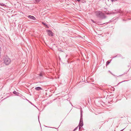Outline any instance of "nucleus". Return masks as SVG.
<instances>
[{
  "mask_svg": "<svg viewBox=\"0 0 131 131\" xmlns=\"http://www.w3.org/2000/svg\"><path fill=\"white\" fill-rule=\"evenodd\" d=\"M0 5L3 6H5L6 5L3 3H0Z\"/></svg>",
  "mask_w": 131,
  "mask_h": 131,
  "instance_id": "nucleus-9",
  "label": "nucleus"
},
{
  "mask_svg": "<svg viewBox=\"0 0 131 131\" xmlns=\"http://www.w3.org/2000/svg\"><path fill=\"white\" fill-rule=\"evenodd\" d=\"M45 27L46 28H49V27L47 25V24L45 26Z\"/></svg>",
  "mask_w": 131,
  "mask_h": 131,
  "instance_id": "nucleus-15",
  "label": "nucleus"
},
{
  "mask_svg": "<svg viewBox=\"0 0 131 131\" xmlns=\"http://www.w3.org/2000/svg\"><path fill=\"white\" fill-rule=\"evenodd\" d=\"M123 81L122 82H119V83L118 84H117V85H119V84H120V83L123 82H125V81Z\"/></svg>",
  "mask_w": 131,
  "mask_h": 131,
  "instance_id": "nucleus-13",
  "label": "nucleus"
},
{
  "mask_svg": "<svg viewBox=\"0 0 131 131\" xmlns=\"http://www.w3.org/2000/svg\"><path fill=\"white\" fill-rule=\"evenodd\" d=\"M59 59H60V58L59 57Z\"/></svg>",
  "mask_w": 131,
  "mask_h": 131,
  "instance_id": "nucleus-23",
  "label": "nucleus"
},
{
  "mask_svg": "<svg viewBox=\"0 0 131 131\" xmlns=\"http://www.w3.org/2000/svg\"><path fill=\"white\" fill-rule=\"evenodd\" d=\"M35 89L37 91H39L42 90V89L40 87H36L35 88Z\"/></svg>",
  "mask_w": 131,
  "mask_h": 131,
  "instance_id": "nucleus-7",
  "label": "nucleus"
},
{
  "mask_svg": "<svg viewBox=\"0 0 131 131\" xmlns=\"http://www.w3.org/2000/svg\"><path fill=\"white\" fill-rule=\"evenodd\" d=\"M38 78L41 79H42L43 78L42 74V73H40L39 75Z\"/></svg>",
  "mask_w": 131,
  "mask_h": 131,
  "instance_id": "nucleus-6",
  "label": "nucleus"
},
{
  "mask_svg": "<svg viewBox=\"0 0 131 131\" xmlns=\"http://www.w3.org/2000/svg\"><path fill=\"white\" fill-rule=\"evenodd\" d=\"M108 1L109 0H108Z\"/></svg>",
  "mask_w": 131,
  "mask_h": 131,
  "instance_id": "nucleus-28",
  "label": "nucleus"
},
{
  "mask_svg": "<svg viewBox=\"0 0 131 131\" xmlns=\"http://www.w3.org/2000/svg\"><path fill=\"white\" fill-rule=\"evenodd\" d=\"M13 93L17 95H19V93L18 92H17L15 91H14Z\"/></svg>",
  "mask_w": 131,
  "mask_h": 131,
  "instance_id": "nucleus-8",
  "label": "nucleus"
},
{
  "mask_svg": "<svg viewBox=\"0 0 131 131\" xmlns=\"http://www.w3.org/2000/svg\"><path fill=\"white\" fill-rule=\"evenodd\" d=\"M46 32L48 33V35L49 36H53V33L50 30L47 29L46 30Z\"/></svg>",
  "mask_w": 131,
  "mask_h": 131,
  "instance_id": "nucleus-4",
  "label": "nucleus"
},
{
  "mask_svg": "<svg viewBox=\"0 0 131 131\" xmlns=\"http://www.w3.org/2000/svg\"><path fill=\"white\" fill-rule=\"evenodd\" d=\"M124 129H122V130H123Z\"/></svg>",
  "mask_w": 131,
  "mask_h": 131,
  "instance_id": "nucleus-25",
  "label": "nucleus"
},
{
  "mask_svg": "<svg viewBox=\"0 0 131 131\" xmlns=\"http://www.w3.org/2000/svg\"><path fill=\"white\" fill-rule=\"evenodd\" d=\"M96 16L98 17L101 19H104L106 18L104 14L99 11H96L95 12Z\"/></svg>",
  "mask_w": 131,
  "mask_h": 131,
  "instance_id": "nucleus-1",
  "label": "nucleus"
},
{
  "mask_svg": "<svg viewBox=\"0 0 131 131\" xmlns=\"http://www.w3.org/2000/svg\"><path fill=\"white\" fill-rule=\"evenodd\" d=\"M112 2H115V1H117V0H111Z\"/></svg>",
  "mask_w": 131,
  "mask_h": 131,
  "instance_id": "nucleus-16",
  "label": "nucleus"
},
{
  "mask_svg": "<svg viewBox=\"0 0 131 131\" xmlns=\"http://www.w3.org/2000/svg\"><path fill=\"white\" fill-rule=\"evenodd\" d=\"M117 57V56H115V57H113V58H112L113 59V58H115Z\"/></svg>",
  "mask_w": 131,
  "mask_h": 131,
  "instance_id": "nucleus-17",
  "label": "nucleus"
},
{
  "mask_svg": "<svg viewBox=\"0 0 131 131\" xmlns=\"http://www.w3.org/2000/svg\"><path fill=\"white\" fill-rule=\"evenodd\" d=\"M27 17L28 18H30V19H32L33 20H35L36 19L35 17L33 16L28 15L27 16Z\"/></svg>",
  "mask_w": 131,
  "mask_h": 131,
  "instance_id": "nucleus-5",
  "label": "nucleus"
},
{
  "mask_svg": "<svg viewBox=\"0 0 131 131\" xmlns=\"http://www.w3.org/2000/svg\"><path fill=\"white\" fill-rule=\"evenodd\" d=\"M30 104H32V103L31 102Z\"/></svg>",
  "mask_w": 131,
  "mask_h": 131,
  "instance_id": "nucleus-26",
  "label": "nucleus"
},
{
  "mask_svg": "<svg viewBox=\"0 0 131 131\" xmlns=\"http://www.w3.org/2000/svg\"><path fill=\"white\" fill-rule=\"evenodd\" d=\"M41 0H35V2L36 3H38Z\"/></svg>",
  "mask_w": 131,
  "mask_h": 131,
  "instance_id": "nucleus-10",
  "label": "nucleus"
},
{
  "mask_svg": "<svg viewBox=\"0 0 131 131\" xmlns=\"http://www.w3.org/2000/svg\"><path fill=\"white\" fill-rule=\"evenodd\" d=\"M82 115V111L81 112V117L80 121V122L79 125V129H80L83 125V123Z\"/></svg>",
  "mask_w": 131,
  "mask_h": 131,
  "instance_id": "nucleus-2",
  "label": "nucleus"
},
{
  "mask_svg": "<svg viewBox=\"0 0 131 131\" xmlns=\"http://www.w3.org/2000/svg\"><path fill=\"white\" fill-rule=\"evenodd\" d=\"M78 126H77V127H76L74 129V130H73V131H75V130L77 129L78 128Z\"/></svg>",
  "mask_w": 131,
  "mask_h": 131,
  "instance_id": "nucleus-14",
  "label": "nucleus"
},
{
  "mask_svg": "<svg viewBox=\"0 0 131 131\" xmlns=\"http://www.w3.org/2000/svg\"><path fill=\"white\" fill-rule=\"evenodd\" d=\"M39 116H38V118L39 121Z\"/></svg>",
  "mask_w": 131,
  "mask_h": 131,
  "instance_id": "nucleus-22",
  "label": "nucleus"
},
{
  "mask_svg": "<svg viewBox=\"0 0 131 131\" xmlns=\"http://www.w3.org/2000/svg\"><path fill=\"white\" fill-rule=\"evenodd\" d=\"M42 24L43 25H44L45 26L47 24H46L44 22H42Z\"/></svg>",
  "mask_w": 131,
  "mask_h": 131,
  "instance_id": "nucleus-12",
  "label": "nucleus"
},
{
  "mask_svg": "<svg viewBox=\"0 0 131 131\" xmlns=\"http://www.w3.org/2000/svg\"><path fill=\"white\" fill-rule=\"evenodd\" d=\"M78 2H79L80 1V0H76Z\"/></svg>",
  "mask_w": 131,
  "mask_h": 131,
  "instance_id": "nucleus-21",
  "label": "nucleus"
},
{
  "mask_svg": "<svg viewBox=\"0 0 131 131\" xmlns=\"http://www.w3.org/2000/svg\"><path fill=\"white\" fill-rule=\"evenodd\" d=\"M110 61H108L106 63V66L108 65L110 63Z\"/></svg>",
  "mask_w": 131,
  "mask_h": 131,
  "instance_id": "nucleus-11",
  "label": "nucleus"
},
{
  "mask_svg": "<svg viewBox=\"0 0 131 131\" xmlns=\"http://www.w3.org/2000/svg\"><path fill=\"white\" fill-rule=\"evenodd\" d=\"M128 71H129V70H128L127 72H125L124 73V74H127V72H128Z\"/></svg>",
  "mask_w": 131,
  "mask_h": 131,
  "instance_id": "nucleus-18",
  "label": "nucleus"
},
{
  "mask_svg": "<svg viewBox=\"0 0 131 131\" xmlns=\"http://www.w3.org/2000/svg\"><path fill=\"white\" fill-rule=\"evenodd\" d=\"M109 72H110L111 73V74H112V73L110 71H109Z\"/></svg>",
  "mask_w": 131,
  "mask_h": 131,
  "instance_id": "nucleus-20",
  "label": "nucleus"
},
{
  "mask_svg": "<svg viewBox=\"0 0 131 131\" xmlns=\"http://www.w3.org/2000/svg\"><path fill=\"white\" fill-rule=\"evenodd\" d=\"M121 75H119V76H121Z\"/></svg>",
  "mask_w": 131,
  "mask_h": 131,
  "instance_id": "nucleus-24",
  "label": "nucleus"
},
{
  "mask_svg": "<svg viewBox=\"0 0 131 131\" xmlns=\"http://www.w3.org/2000/svg\"><path fill=\"white\" fill-rule=\"evenodd\" d=\"M130 131H131V130H130Z\"/></svg>",
  "mask_w": 131,
  "mask_h": 131,
  "instance_id": "nucleus-27",
  "label": "nucleus"
},
{
  "mask_svg": "<svg viewBox=\"0 0 131 131\" xmlns=\"http://www.w3.org/2000/svg\"><path fill=\"white\" fill-rule=\"evenodd\" d=\"M91 20L93 22V23H95V22H94V20H92V19Z\"/></svg>",
  "mask_w": 131,
  "mask_h": 131,
  "instance_id": "nucleus-19",
  "label": "nucleus"
},
{
  "mask_svg": "<svg viewBox=\"0 0 131 131\" xmlns=\"http://www.w3.org/2000/svg\"><path fill=\"white\" fill-rule=\"evenodd\" d=\"M11 62L10 59L8 57H6L4 59V62L6 65L9 64Z\"/></svg>",
  "mask_w": 131,
  "mask_h": 131,
  "instance_id": "nucleus-3",
  "label": "nucleus"
}]
</instances>
